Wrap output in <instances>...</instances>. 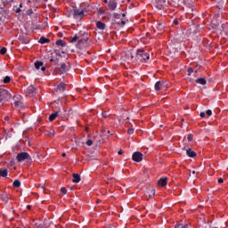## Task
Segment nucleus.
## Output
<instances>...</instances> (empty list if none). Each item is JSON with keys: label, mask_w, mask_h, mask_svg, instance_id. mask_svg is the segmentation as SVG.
Instances as JSON below:
<instances>
[{"label": "nucleus", "mask_w": 228, "mask_h": 228, "mask_svg": "<svg viewBox=\"0 0 228 228\" xmlns=\"http://www.w3.org/2000/svg\"><path fill=\"white\" fill-rule=\"evenodd\" d=\"M20 8H22V4H20Z\"/></svg>", "instance_id": "obj_54"}, {"label": "nucleus", "mask_w": 228, "mask_h": 228, "mask_svg": "<svg viewBox=\"0 0 228 228\" xmlns=\"http://www.w3.org/2000/svg\"><path fill=\"white\" fill-rule=\"evenodd\" d=\"M102 117L104 118H108V114H102Z\"/></svg>", "instance_id": "obj_48"}, {"label": "nucleus", "mask_w": 228, "mask_h": 228, "mask_svg": "<svg viewBox=\"0 0 228 228\" xmlns=\"http://www.w3.org/2000/svg\"><path fill=\"white\" fill-rule=\"evenodd\" d=\"M73 17L74 19H83V17H85V12L79 9H75L73 11Z\"/></svg>", "instance_id": "obj_8"}, {"label": "nucleus", "mask_w": 228, "mask_h": 228, "mask_svg": "<svg viewBox=\"0 0 228 228\" xmlns=\"http://www.w3.org/2000/svg\"><path fill=\"white\" fill-rule=\"evenodd\" d=\"M118 154L120 156V155L124 154V151L122 150H119Z\"/></svg>", "instance_id": "obj_45"}, {"label": "nucleus", "mask_w": 228, "mask_h": 228, "mask_svg": "<svg viewBox=\"0 0 228 228\" xmlns=\"http://www.w3.org/2000/svg\"><path fill=\"white\" fill-rule=\"evenodd\" d=\"M196 83H198L199 85H206L208 81L206 80V78L200 77L196 79Z\"/></svg>", "instance_id": "obj_24"}, {"label": "nucleus", "mask_w": 228, "mask_h": 228, "mask_svg": "<svg viewBox=\"0 0 228 228\" xmlns=\"http://www.w3.org/2000/svg\"><path fill=\"white\" fill-rule=\"evenodd\" d=\"M58 61H60V59H56V60H54V59H50V62L51 63H54V65H58Z\"/></svg>", "instance_id": "obj_32"}, {"label": "nucleus", "mask_w": 228, "mask_h": 228, "mask_svg": "<svg viewBox=\"0 0 228 228\" xmlns=\"http://www.w3.org/2000/svg\"><path fill=\"white\" fill-rule=\"evenodd\" d=\"M162 86H163V82H161V81L156 82V84H155L156 92H159V90H161Z\"/></svg>", "instance_id": "obj_21"}, {"label": "nucleus", "mask_w": 228, "mask_h": 228, "mask_svg": "<svg viewBox=\"0 0 228 228\" xmlns=\"http://www.w3.org/2000/svg\"><path fill=\"white\" fill-rule=\"evenodd\" d=\"M11 165H13V162H11Z\"/></svg>", "instance_id": "obj_55"}, {"label": "nucleus", "mask_w": 228, "mask_h": 228, "mask_svg": "<svg viewBox=\"0 0 228 228\" xmlns=\"http://www.w3.org/2000/svg\"><path fill=\"white\" fill-rule=\"evenodd\" d=\"M40 67H44V62L42 61H36L35 62V68L37 70H40Z\"/></svg>", "instance_id": "obj_26"}, {"label": "nucleus", "mask_w": 228, "mask_h": 228, "mask_svg": "<svg viewBox=\"0 0 228 228\" xmlns=\"http://www.w3.org/2000/svg\"><path fill=\"white\" fill-rule=\"evenodd\" d=\"M5 120H10V117H5Z\"/></svg>", "instance_id": "obj_51"}, {"label": "nucleus", "mask_w": 228, "mask_h": 228, "mask_svg": "<svg viewBox=\"0 0 228 228\" xmlns=\"http://www.w3.org/2000/svg\"><path fill=\"white\" fill-rule=\"evenodd\" d=\"M35 92H37V88H35V86H29L26 89V93L28 94V95H33V94H35Z\"/></svg>", "instance_id": "obj_11"}, {"label": "nucleus", "mask_w": 228, "mask_h": 228, "mask_svg": "<svg viewBox=\"0 0 228 228\" xmlns=\"http://www.w3.org/2000/svg\"><path fill=\"white\" fill-rule=\"evenodd\" d=\"M10 81H12V77H10V76H6L4 77L3 83H4V85H7V83H10Z\"/></svg>", "instance_id": "obj_27"}, {"label": "nucleus", "mask_w": 228, "mask_h": 228, "mask_svg": "<svg viewBox=\"0 0 228 228\" xmlns=\"http://www.w3.org/2000/svg\"><path fill=\"white\" fill-rule=\"evenodd\" d=\"M173 24H174L175 26H178V25H179V20H178L177 19H175V20H173Z\"/></svg>", "instance_id": "obj_39"}, {"label": "nucleus", "mask_w": 228, "mask_h": 228, "mask_svg": "<svg viewBox=\"0 0 228 228\" xmlns=\"http://www.w3.org/2000/svg\"><path fill=\"white\" fill-rule=\"evenodd\" d=\"M132 159L136 163H141L143 160V154L140 151H135L132 155Z\"/></svg>", "instance_id": "obj_7"}, {"label": "nucleus", "mask_w": 228, "mask_h": 228, "mask_svg": "<svg viewBox=\"0 0 228 228\" xmlns=\"http://www.w3.org/2000/svg\"><path fill=\"white\" fill-rule=\"evenodd\" d=\"M60 112H54V113H52L50 116H49V121L50 122H53V120L56 119V118L58 117Z\"/></svg>", "instance_id": "obj_22"}, {"label": "nucleus", "mask_w": 228, "mask_h": 228, "mask_svg": "<svg viewBox=\"0 0 228 228\" xmlns=\"http://www.w3.org/2000/svg\"><path fill=\"white\" fill-rule=\"evenodd\" d=\"M157 28L159 31H163L165 29V22H159L157 24Z\"/></svg>", "instance_id": "obj_25"}, {"label": "nucleus", "mask_w": 228, "mask_h": 228, "mask_svg": "<svg viewBox=\"0 0 228 228\" xmlns=\"http://www.w3.org/2000/svg\"><path fill=\"white\" fill-rule=\"evenodd\" d=\"M127 133H128V134H133V133H134V129L129 128Z\"/></svg>", "instance_id": "obj_40"}, {"label": "nucleus", "mask_w": 228, "mask_h": 228, "mask_svg": "<svg viewBox=\"0 0 228 228\" xmlns=\"http://www.w3.org/2000/svg\"><path fill=\"white\" fill-rule=\"evenodd\" d=\"M72 177H73V180H72L73 183H80V182H81V175H80L79 174L74 173V174L72 175Z\"/></svg>", "instance_id": "obj_14"}, {"label": "nucleus", "mask_w": 228, "mask_h": 228, "mask_svg": "<svg viewBox=\"0 0 228 228\" xmlns=\"http://www.w3.org/2000/svg\"><path fill=\"white\" fill-rule=\"evenodd\" d=\"M41 70H42L43 72H45V67L42 66Z\"/></svg>", "instance_id": "obj_47"}, {"label": "nucleus", "mask_w": 228, "mask_h": 228, "mask_svg": "<svg viewBox=\"0 0 228 228\" xmlns=\"http://www.w3.org/2000/svg\"><path fill=\"white\" fill-rule=\"evenodd\" d=\"M59 72L60 74H65V72H67V64H61V67L59 68Z\"/></svg>", "instance_id": "obj_17"}, {"label": "nucleus", "mask_w": 228, "mask_h": 228, "mask_svg": "<svg viewBox=\"0 0 228 228\" xmlns=\"http://www.w3.org/2000/svg\"><path fill=\"white\" fill-rule=\"evenodd\" d=\"M120 23H121L120 20H118V21L114 20L113 25L116 26V24H118V26H120Z\"/></svg>", "instance_id": "obj_42"}, {"label": "nucleus", "mask_w": 228, "mask_h": 228, "mask_svg": "<svg viewBox=\"0 0 228 228\" xmlns=\"http://www.w3.org/2000/svg\"><path fill=\"white\" fill-rule=\"evenodd\" d=\"M11 99L12 94H10V91L0 86V102H8Z\"/></svg>", "instance_id": "obj_1"}, {"label": "nucleus", "mask_w": 228, "mask_h": 228, "mask_svg": "<svg viewBox=\"0 0 228 228\" xmlns=\"http://www.w3.org/2000/svg\"><path fill=\"white\" fill-rule=\"evenodd\" d=\"M0 200H2V202H4V204H6L8 202V200H10V198L8 197V193L2 192L0 194Z\"/></svg>", "instance_id": "obj_10"}, {"label": "nucleus", "mask_w": 228, "mask_h": 228, "mask_svg": "<svg viewBox=\"0 0 228 228\" xmlns=\"http://www.w3.org/2000/svg\"><path fill=\"white\" fill-rule=\"evenodd\" d=\"M29 153L28 152H20L18 153L16 156V159L19 163H21V161H26V159H30Z\"/></svg>", "instance_id": "obj_6"}, {"label": "nucleus", "mask_w": 228, "mask_h": 228, "mask_svg": "<svg viewBox=\"0 0 228 228\" xmlns=\"http://www.w3.org/2000/svg\"><path fill=\"white\" fill-rule=\"evenodd\" d=\"M46 134H47V136H50V138H54V135L56 134V132H54V131L53 133L52 132H47Z\"/></svg>", "instance_id": "obj_31"}, {"label": "nucleus", "mask_w": 228, "mask_h": 228, "mask_svg": "<svg viewBox=\"0 0 228 228\" xmlns=\"http://www.w3.org/2000/svg\"><path fill=\"white\" fill-rule=\"evenodd\" d=\"M65 156H67V153H62V154H61V157H62V158H65Z\"/></svg>", "instance_id": "obj_49"}, {"label": "nucleus", "mask_w": 228, "mask_h": 228, "mask_svg": "<svg viewBox=\"0 0 228 228\" xmlns=\"http://www.w3.org/2000/svg\"><path fill=\"white\" fill-rule=\"evenodd\" d=\"M86 145L88 146V147H92V145H94V141H92V140H87L86 141Z\"/></svg>", "instance_id": "obj_35"}, {"label": "nucleus", "mask_w": 228, "mask_h": 228, "mask_svg": "<svg viewBox=\"0 0 228 228\" xmlns=\"http://www.w3.org/2000/svg\"><path fill=\"white\" fill-rule=\"evenodd\" d=\"M13 101H14V106L16 110H24V102H22V96L20 95L13 96Z\"/></svg>", "instance_id": "obj_3"}, {"label": "nucleus", "mask_w": 228, "mask_h": 228, "mask_svg": "<svg viewBox=\"0 0 228 228\" xmlns=\"http://www.w3.org/2000/svg\"><path fill=\"white\" fill-rule=\"evenodd\" d=\"M12 186H14V188H20V182L19 180H15Z\"/></svg>", "instance_id": "obj_28"}, {"label": "nucleus", "mask_w": 228, "mask_h": 228, "mask_svg": "<svg viewBox=\"0 0 228 228\" xmlns=\"http://www.w3.org/2000/svg\"><path fill=\"white\" fill-rule=\"evenodd\" d=\"M117 4H117V2H116L115 0H110V1L109 2V4H108L109 9L111 10V11L116 10Z\"/></svg>", "instance_id": "obj_12"}, {"label": "nucleus", "mask_w": 228, "mask_h": 228, "mask_svg": "<svg viewBox=\"0 0 228 228\" xmlns=\"http://www.w3.org/2000/svg\"><path fill=\"white\" fill-rule=\"evenodd\" d=\"M165 4H167L166 0H156V8H158V10H163Z\"/></svg>", "instance_id": "obj_9"}, {"label": "nucleus", "mask_w": 228, "mask_h": 228, "mask_svg": "<svg viewBox=\"0 0 228 228\" xmlns=\"http://www.w3.org/2000/svg\"><path fill=\"white\" fill-rule=\"evenodd\" d=\"M122 26H126V20H120Z\"/></svg>", "instance_id": "obj_46"}, {"label": "nucleus", "mask_w": 228, "mask_h": 228, "mask_svg": "<svg viewBox=\"0 0 228 228\" xmlns=\"http://www.w3.org/2000/svg\"><path fill=\"white\" fill-rule=\"evenodd\" d=\"M187 140H188V142H193V134H189L187 135Z\"/></svg>", "instance_id": "obj_33"}, {"label": "nucleus", "mask_w": 228, "mask_h": 228, "mask_svg": "<svg viewBox=\"0 0 228 228\" xmlns=\"http://www.w3.org/2000/svg\"><path fill=\"white\" fill-rule=\"evenodd\" d=\"M90 37V34H85L84 39H77V49H83L85 47V44L88 42V38Z\"/></svg>", "instance_id": "obj_5"}, {"label": "nucleus", "mask_w": 228, "mask_h": 228, "mask_svg": "<svg viewBox=\"0 0 228 228\" xmlns=\"http://www.w3.org/2000/svg\"><path fill=\"white\" fill-rule=\"evenodd\" d=\"M51 42V39L47 37H41L39 39V44H49Z\"/></svg>", "instance_id": "obj_23"}, {"label": "nucleus", "mask_w": 228, "mask_h": 228, "mask_svg": "<svg viewBox=\"0 0 228 228\" xmlns=\"http://www.w3.org/2000/svg\"><path fill=\"white\" fill-rule=\"evenodd\" d=\"M0 175L1 177H8V169L0 168Z\"/></svg>", "instance_id": "obj_20"}, {"label": "nucleus", "mask_w": 228, "mask_h": 228, "mask_svg": "<svg viewBox=\"0 0 228 228\" xmlns=\"http://www.w3.org/2000/svg\"><path fill=\"white\" fill-rule=\"evenodd\" d=\"M36 225H37V228H44V224H36Z\"/></svg>", "instance_id": "obj_44"}, {"label": "nucleus", "mask_w": 228, "mask_h": 228, "mask_svg": "<svg viewBox=\"0 0 228 228\" xmlns=\"http://www.w3.org/2000/svg\"><path fill=\"white\" fill-rule=\"evenodd\" d=\"M218 183H219V184H222V183H224V179L223 178H218Z\"/></svg>", "instance_id": "obj_43"}, {"label": "nucleus", "mask_w": 228, "mask_h": 228, "mask_svg": "<svg viewBox=\"0 0 228 228\" xmlns=\"http://www.w3.org/2000/svg\"><path fill=\"white\" fill-rule=\"evenodd\" d=\"M96 28L100 29L101 31H104L106 29V25L102 21H97L96 22Z\"/></svg>", "instance_id": "obj_13"}, {"label": "nucleus", "mask_w": 228, "mask_h": 228, "mask_svg": "<svg viewBox=\"0 0 228 228\" xmlns=\"http://www.w3.org/2000/svg\"><path fill=\"white\" fill-rule=\"evenodd\" d=\"M212 1H215V0H212Z\"/></svg>", "instance_id": "obj_56"}, {"label": "nucleus", "mask_w": 228, "mask_h": 228, "mask_svg": "<svg viewBox=\"0 0 228 228\" xmlns=\"http://www.w3.org/2000/svg\"><path fill=\"white\" fill-rule=\"evenodd\" d=\"M104 3L108 4V0H104Z\"/></svg>", "instance_id": "obj_53"}, {"label": "nucleus", "mask_w": 228, "mask_h": 228, "mask_svg": "<svg viewBox=\"0 0 228 228\" xmlns=\"http://www.w3.org/2000/svg\"><path fill=\"white\" fill-rule=\"evenodd\" d=\"M200 117H201V118H205L206 112H200Z\"/></svg>", "instance_id": "obj_41"}, {"label": "nucleus", "mask_w": 228, "mask_h": 228, "mask_svg": "<svg viewBox=\"0 0 228 228\" xmlns=\"http://www.w3.org/2000/svg\"><path fill=\"white\" fill-rule=\"evenodd\" d=\"M206 115H207V117H211V115H213V111L211 110H208L206 111Z\"/></svg>", "instance_id": "obj_37"}, {"label": "nucleus", "mask_w": 228, "mask_h": 228, "mask_svg": "<svg viewBox=\"0 0 228 228\" xmlns=\"http://www.w3.org/2000/svg\"><path fill=\"white\" fill-rule=\"evenodd\" d=\"M55 44L59 47H65V45H67V42H65L63 39L57 40Z\"/></svg>", "instance_id": "obj_19"}, {"label": "nucleus", "mask_w": 228, "mask_h": 228, "mask_svg": "<svg viewBox=\"0 0 228 228\" xmlns=\"http://www.w3.org/2000/svg\"><path fill=\"white\" fill-rule=\"evenodd\" d=\"M167 181H168V178H167V177L160 178V179L158 181V184H159V186H167Z\"/></svg>", "instance_id": "obj_15"}, {"label": "nucleus", "mask_w": 228, "mask_h": 228, "mask_svg": "<svg viewBox=\"0 0 228 228\" xmlns=\"http://www.w3.org/2000/svg\"><path fill=\"white\" fill-rule=\"evenodd\" d=\"M7 51H8V49H6V47H2L0 49V54H4Z\"/></svg>", "instance_id": "obj_34"}, {"label": "nucleus", "mask_w": 228, "mask_h": 228, "mask_svg": "<svg viewBox=\"0 0 228 228\" xmlns=\"http://www.w3.org/2000/svg\"><path fill=\"white\" fill-rule=\"evenodd\" d=\"M66 88H67V85L65 83H61L57 86V90L59 92H65Z\"/></svg>", "instance_id": "obj_16"}, {"label": "nucleus", "mask_w": 228, "mask_h": 228, "mask_svg": "<svg viewBox=\"0 0 228 228\" xmlns=\"http://www.w3.org/2000/svg\"><path fill=\"white\" fill-rule=\"evenodd\" d=\"M85 35H88V33L85 31H80L78 34H76L70 39L71 44H74V42H77V40H85Z\"/></svg>", "instance_id": "obj_4"}, {"label": "nucleus", "mask_w": 228, "mask_h": 228, "mask_svg": "<svg viewBox=\"0 0 228 228\" xmlns=\"http://www.w3.org/2000/svg\"><path fill=\"white\" fill-rule=\"evenodd\" d=\"M27 209H31V205H28Z\"/></svg>", "instance_id": "obj_50"}, {"label": "nucleus", "mask_w": 228, "mask_h": 228, "mask_svg": "<svg viewBox=\"0 0 228 228\" xmlns=\"http://www.w3.org/2000/svg\"><path fill=\"white\" fill-rule=\"evenodd\" d=\"M156 195V189L150 190V198L152 199Z\"/></svg>", "instance_id": "obj_29"}, {"label": "nucleus", "mask_w": 228, "mask_h": 228, "mask_svg": "<svg viewBox=\"0 0 228 228\" xmlns=\"http://www.w3.org/2000/svg\"><path fill=\"white\" fill-rule=\"evenodd\" d=\"M108 228H115V226H113V225H110V226H109Z\"/></svg>", "instance_id": "obj_52"}, {"label": "nucleus", "mask_w": 228, "mask_h": 228, "mask_svg": "<svg viewBox=\"0 0 228 228\" xmlns=\"http://www.w3.org/2000/svg\"><path fill=\"white\" fill-rule=\"evenodd\" d=\"M61 192L63 195H67V189H66L65 187L61 188Z\"/></svg>", "instance_id": "obj_38"}, {"label": "nucleus", "mask_w": 228, "mask_h": 228, "mask_svg": "<svg viewBox=\"0 0 228 228\" xmlns=\"http://www.w3.org/2000/svg\"><path fill=\"white\" fill-rule=\"evenodd\" d=\"M135 58L139 60V61H147L151 60V55L146 53L145 50L138 49L135 54Z\"/></svg>", "instance_id": "obj_2"}, {"label": "nucleus", "mask_w": 228, "mask_h": 228, "mask_svg": "<svg viewBox=\"0 0 228 228\" xmlns=\"http://www.w3.org/2000/svg\"><path fill=\"white\" fill-rule=\"evenodd\" d=\"M186 154L189 156V158H195V156H197V152L193 151L191 149H188L186 151Z\"/></svg>", "instance_id": "obj_18"}, {"label": "nucleus", "mask_w": 228, "mask_h": 228, "mask_svg": "<svg viewBox=\"0 0 228 228\" xmlns=\"http://www.w3.org/2000/svg\"><path fill=\"white\" fill-rule=\"evenodd\" d=\"M187 72L188 76H191L193 74V68H188Z\"/></svg>", "instance_id": "obj_36"}, {"label": "nucleus", "mask_w": 228, "mask_h": 228, "mask_svg": "<svg viewBox=\"0 0 228 228\" xmlns=\"http://www.w3.org/2000/svg\"><path fill=\"white\" fill-rule=\"evenodd\" d=\"M175 228H190V227H188V224H180L175 225Z\"/></svg>", "instance_id": "obj_30"}]
</instances>
